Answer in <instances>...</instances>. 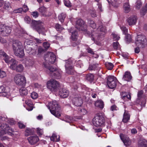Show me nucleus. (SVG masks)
Here are the masks:
<instances>
[{
	"mask_svg": "<svg viewBox=\"0 0 147 147\" xmlns=\"http://www.w3.org/2000/svg\"><path fill=\"white\" fill-rule=\"evenodd\" d=\"M121 97L123 99H130L131 96L128 93L127 94L125 92H123L121 93Z\"/></svg>",
	"mask_w": 147,
	"mask_h": 147,
	"instance_id": "nucleus-32",
	"label": "nucleus"
},
{
	"mask_svg": "<svg viewBox=\"0 0 147 147\" xmlns=\"http://www.w3.org/2000/svg\"><path fill=\"white\" fill-rule=\"evenodd\" d=\"M65 67L66 72L68 74H73L74 72L73 63L74 61L70 59L65 60Z\"/></svg>",
	"mask_w": 147,
	"mask_h": 147,
	"instance_id": "nucleus-6",
	"label": "nucleus"
},
{
	"mask_svg": "<svg viewBox=\"0 0 147 147\" xmlns=\"http://www.w3.org/2000/svg\"><path fill=\"white\" fill-rule=\"evenodd\" d=\"M39 11L43 16H45L47 11V9L44 6L40 7L38 8Z\"/></svg>",
	"mask_w": 147,
	"mask_h": 147,
	"instance_id": "nucleus-38",
	"label": "nucleus"
},
{
	"mask_svg": "<svg viewBox=\"0 0 147 147\" xmlns=\"http://www.w3.org/2000/svg\"><path fill=\"white\" fill-rule=\"evenodd\" d=\"M131 38L130 35L129 34L126 35L125 40L127 42H131Z\"/></svg>",
	"mask_w": 147,
	"mask_h": 147,
	"instance_id": "nucleus-50",
	"label": "nucleus"
},
{
	"mask_svg": "<svg viewBox=\"0 0 147 147\" xmlns=\"http://www.w3.org/2000/svg\"><path fill=\"white\" fill-rule=\"evenodd\" d=\"M66 17V14L64 13H61L58 16V19L59 21L61 22H64V19Z\"/></svg>",
	"mask_w": 147,
	"mask_h": 147,
	"instance_id": "nucleus-39",
	"label": "nucleus"
},
{
	"mask_svg": "<svg viewBox=\"0 0 147 147\" xmlns=\"http://www.w3.org/2000/svg\"><path fill=\"white\" fill-rule=\"evenodd\" d=\"M34 64V60L32 59L27 58L25 62V66L27 67L32 66Z\"/></svg>",
	"mask_w": 147,
	"mask_h": 147,
	"instance_id": "nucleus-31",
	"label": "nucleus"
},
{
	"mask_svg": "<svg viewBox=\"0 0 147 147\" xmlns=\"http://www.w3.org/2000/svg\"><path fill=\"white\" fill-rule=\"evenodd\" d=\"M93 120L94 125L96 127L102 125L105 122L103 117L99 114L97 115Z\"/></svg>",
	"mask_w": 147,
	"mask_h": 147,
	"instance_id": "nucleus-9",
	"label": "nucleus"
},
{
	"mask_svg": "<svg viewBox=\"0 0 147 147\" xmlns=\"http://www.w3.org/2000/svg\"><path fill=\"white\" fill-rule=\"evenodd\" d=\"M23 66L21 64H19L17 66L15 70L18 72H21L23 71Z\"/></svg>",
	"mask_w": 147,
	"mask_h": 147,
	"instance_id": "nucleus-45",
	"label": "nucleus"
},
{
	"mask_svg": "<svg viewBox=\"0 0 147 147\" xmlns=\"http://www.w3.org/2000/svg\"><path fill=\"white\" fill-rule=\"evenodd\" d=\"M120 137L124 144L126 146H130L131 144V141L129 138L123 134H121Z\"/></svg>",
	"mask_w": 147,
	"mask_h": 147,
	"instance_id": "nucleus-17",
	"label": "nucleus"
},
{
	"mask_svg": "<svg viewBox=\"0 0 147 147\" xmlns=\"http://www.w3.org/2000/svg\"><path fill=\"white\" fill-rule=\"evenodd\" d=\"M43 47L45 49H47L49 48L50 46V45L47 42H45L43 43Z\"/></svg>",
	"mask_w": 147,
	"mask_h": 147,
	"instance_id": "nucleus-61",
	"label": "nucleus"
},
{
	"mask_svg": "<svg viewBox=\"0 0 147 147\" xmlns=\"http://www.w3.org/2000/svg\"><path fill=\"white\" fill-rule=\"evenodd\" d=\"M130 115L128 113V111L125 110L123 114V121L124 123L127 122L129 119Z\"/></svg>",
	"mask_w": 147,
	"mask_h": 147,
	"instance_id": "nucleus-30",
	"label": "nucleus"
},
{
	"mask_svg": "<svg viewBox=\"0 0 147 147\" xmlns=\"http://www.w3.org/2000/svg\"><path fill=\"white\" fill-rule=\"evenodd\" d=\"M72 101L74 105L77 106H81L83 103L82 98L79 96L74 98Z\"/></svg>",
	"mask_w": 147,
	"mask_h": 147,
	"instance_id": "nucleus-20",
	"label": "nucleus"
},
{
	"mask_svg": "<svg viewBox=\"0 0 147 147\" xmlns=\"http://www.w3.org/2000/svg\"><path fill=\"white\" fill-rule=\"evenodd\" d=\"M4 121H7L11 125L14 124L15 122L12 119L0 116V128L1 129L0 131V136H1L6 134L12 136L13 135V133L14 131L13 129L11 128L7 124H5L4 123L1 125V124L3 123V122Z\"/></svg>",
	"mask_w": 147,
	"mask_h": 147,
	"instance_id": "nucleus-1",
	"label": "nucleus"
},
{
	"mask_svg": "<svg viewBox=\"0 0 147 147\" xmlns=\"http://www.w3.org/2000/svg\"><path fill=\"white\" fill-rule=\"evenodd\" d=\"M32 24L39 34L45 35V33L47 31V29L44 26V24L43 22L40 21L32 20Z\"/></svg>",
	"mask_w": 147,
	"mask_h": 147,
	"instance_id": "nucleus-4",
	"label": "nucleus"
},
{
	"mask_svg": "<svg viewBox=\"0 0 147 147\" xmlns=\"http://www.w3.org/2000/svg\"><path fill=\"white\" fill-rule=\"evenodd\" d=\"M31 15L34 18H36L39 16L38 13L37 11H34L32 13Z\"/></svg>",
	"mask_w": 147,
	"mask_h": 147,
	"instance_id": "nucleus-60",
	"label": "nucleus"
},
{
	"mask_svg": "<svg viewBox=\"0 0 147 147\" xmlns=\"http://www.w3.org/2000/svg\"><path fill=\"white\" fill-rule=\"evenodd\" d=\"M6 76V74L5 71L0 70V78H3Z\"/></svg>",
	"mask_w": 147,
	"mask_h": 147,
	"instance_id": "nucleus-55",
	"label": "nucleus"
},
{
	"mask_svg": "<svg viewBox=\"0 0 147 147\" xmlns=\"http://www.w3.org/2000/svg\"><path fill=\"white\" fill-rule=\"evenodd\" d=\"M18 62L17 61L15 60L14 59H12L11 61L9 64L10 65V68L12 70H15L17 66V64Z\"/></svg>",
	"mask_w": 147,
	"mask_h": 147,
	"instance_id": "nucleus-26",
	"label": "nucleus"
},
{
	"mask_svg": "<svg viewBox=\"0 0 147 147\" xmlns=\"http://www.w3.org/2000/svg\"><path fill=\"white\" fill-rule=\"evenodd\" d=\"M59 86V83L54 80H51L47 83V87L51 91H55Z\"/></svg>",
	"mask_w": 147,
	"mask_h": 147,
	"instance_id": "nucleus-7",
	"label": "nucleus"
},
{
	"mask_svg": "<svg viewBox=\"0 0 147 147\" xmlns=\"http://www.w3.org/2000/svg\"><path fill=\"white\" fill-rule=\"evenodd\" d=\"M147 11V3L146 4L145 6L143 7L142 9L141 12V15L142 16H144L145 15Z\"/></svg>",
	"mask_w": 147,
	"mask_h": 147,
	"instance_id": "nucleus-42",
	"label": "nucleus"
},
{
	"mask_svg": "<svg viewBox=\"0 0 147 147\" xmlns=\"http://www.w3.org/2000/svg\"><path fill=\"white\" fill-rule=\"evenodd\" d=\"M78 37V33L76 31H74L72 32L71 39L74 41L76 40Z\"/></svg>",
	"mask_w": 147,
	"mask_h": 147,
	"instance_id": "nucleus-43",
	"label": "nucleus"
},
{
	"mask_svg": "<svg viewBox=\"0 0 147 147\" xmlns=\"http://www.w3.org/2000/svg\"><path fill=\"white\" fill-rule=\"evenodd\" d=\"M11 32V28L3 24L0 25V34L3 36H8Z\"/></svg>",
	"mask_w": 147,
	"mask_h": 147,
	"instance_id": "nucleus-10",
	"label": "nucleus"
},
{
	"mask_svg": "<svg viewBox=\"0 0 147 147\" xmlns=\"http://www.w3.org/2000/svg\"><path fill=\"white\" fill-rule=\"evenodd\" d=\"M136 44L138 46H140L142 47H144V44L146 41L145 36L143 35H138L136 38Z\"/></svg>",
	"mask_w": 147,
	"mask_h": 147,
	"instance_id": "nucleus-13",
	"label": "nucleus"
},
{
	"mask_svg": "<svg viewBox=\"0 0 147 147\" xmlns=\"http://www.w3.org/2000/svg\"><path fill=\"white\" fill-rule=\"evenodd\" d=\"M98 65V64H97L93 65H89L88 69L90 70H98L99 69Z\"/></svg>",
	"mask_w": 147,
	"mask_h": 147,
	"instance_id": "nucleus-37",
	"label": "nucleus"
},
{
	"mask_svg": "<svg viewBox=\"0 0 147 147\" xmlns=\"http://www.w3.org/2000/svg\"><path fill=\"white\" fill-rule=\"evenodd\" d=\"M143 94V91L142 90H140L139 91L138 93V98L137 100V102L142 107H144L146 103V99L144 98L142 99V101L140 102V100L141 99L142 96Z\"/></svg>",
	"mask_w": 147,
	"mask_h": 147,
	"instance_id": "nucleus-16",
	"label": "nucleus"
},
{
	"mask_svg": "<svg viewBox=\"0 0 147 147\" xmlns=\"http://www.w3.org/2000/svg\"><path fill=\"white\" fill-rule=\"evenodd\" d=\"M37 133L38 134V135L40 136L42 135L43 133V130L39 128H37Z\"/></svg>",
	"mask_w": 147,
	"mask_h": 147,
	"instance_id": "nucleus-59",
	"label": "nucleus"
},
{
	"mask_svg": "<svg viewBox=\"0 0 147 147\" xmlns=\"http://www.w3.org/2000/svg\"><path fill=\"white\" fill-rule=\"evenodd\" d=\"M63 2L65 5L66 7H69L71 6V3L69 1L63 0Z\"/></svg>",
	"mask_w": 147,
	"mask_h": 147,
	"instance_id": "nucleus-51",
	"label": "nucleus"
},
{
	"mask_svg": "<svg viewBox=\"0 0 147 147\" xmlns=\"http://www.w3.org/2000/svg\"><path fill=\"white\" fill-rule=\"evenodd\" d=\"M25 22L27 24H30L31 22V19L28 16H26L24 18Z\"/></svg>",
	"mask_w": 147,
	"mask_h": 147,
	"instance_id": "nucleus-54",
	"label": "nucleus"
},
{
	"mask_svg": "<svg viewBox=\"0 0 147 147\" xmlns=\"http://www.w3.org/2000/svg\"><path fill=\"white\" fill-rule=\"evenodd\" d=\"M0 55L3 56V59L5 60V62L8 64H9L11 62V61L13 59L11 57L9 56L3 51L2 50L0 51Z\"/></svg>",
	"mask_w": 147,
	"mask_h": 147,
	"instance_id": "nucleus-19",
	"label": "nucleus"
},
{
	"mask_svg": "<svg viewBox=\"0 0 147 147\" xmlns=\"http://www.w3.org/2000/svg\"><path fill=\"white\" fill-rule=\"evenodd\" d=\"M87 52L88 53H90L91 54H94V52L93 51V50L92 49L88 47L86 49Z\"/></svg>",
	"mask_w": 147,
	"mask_h": 147,
	"instance_id": "nucleus-62",
	"label": "nucleus"
},
{
	"mask_svg": "<svg viewBox=\"0 0 147 147\" xmlns=\"http://www.w3.org/2000/svg\"><path fill=\"white\" fill-rule=\"evenodd\" d=\"M26 104L27 105L26 109L28 111H32L33 108V105L30 100H27L25 101Z\"/></svg>",
	"mask_w": 147,
	"mask_h": 147,
	"instance_id": "nucleus-24",
	"label": "nucleus"
},
{
	"mask_svg": "<svg viewBox=\"0 0 147 147\" xmlns=\"http://www.w3.org/2000/svg\"><path fill=\"white\" fill-rule=\"evenodd\" d=\"M132 78V77L130 73L128 71H126L124 74L122 79L124 81L128 82L130 81Z\"/></svg>",
	"mask_w": 147,
	"mask_h": 147,
	"instance_id": "nucleus-23",
	"label": "nucleus"
},
{
	"mask_svg": "<svg viewBox=\"0 0 147 147\" xmlns=\"http://www.w3.org/2000/svg\"><path fill=\"white\" fill-rule=\"evenodd\" d=\"M47 106L52 114L56 117H58L61 116V114L58 112L60 107L56 101L50 102L49 103L48 105H47Z\"/></svg>",
	"mask_w": 147,
	"mask_h": 147,
	"instance_id": "nucleus-3",
	"label": "nucleus"
},
{
	"mask_svg": "<svg viewBox=\"0 0 147 147\" xmlns=\"http://www.w3.org/2000/svg\"><path fill=\"white\" fill-rule=\"evenodd\" d=\"M55 28L57 30L61 31L64 29L61 26L58 24H57L55 25Z\"/></svg>",
	"mask_w": 147,
	"mask_h": 147,
	"instance_id": "nucleus-56",
	"label": "nucleus"
},
{
	"mask_svg": "<svg viewBox=\"0 0 147 147\" xmlns=\"http://www.w3.org/2000/svg\"><path fill=\"white\" fill-rule=\"evenodd\" d=\"M113 45L114 49H117L119 48V43L117 42H113Z\"/></svg>",
	"mask_w": 147,
	"mask_h": 147,
	"instance_id": "nucleus-57",
	"label": "nucleus"
},
{
	"mask_svg": "<svg viewBox=\"0 0 147 147\" xmlns=\"http://www.w3.org/2000/svg\"><path fill=\"white\" fill-rule=\"evenodd\" d=\"M4 8L7 10H8L11 8L10 4L9 2H5L3 7Z\"/></svg>",
	"mask_w": 147,
	"mask_h": 147,
	"instance_id": "nucleus-44",
	"label": "nucleus"
},
{
	"mask_svg": "<svg viewBox=\"0 0 147 147\" xmlns=\"http://www.w3.org/2000/svg\"><path fill=\"white\" fill-rule=\"evenodd\" d=\"M22 11V8H20L18 9L14 10L13 12L15 13H20Z\"/></svg>",
	"mask_w": 147,
	"mask_h": 147,
	"instance_id": "nucleus-64",
	"label": "nucleus"
},
{
	"mask_svg": "<svg viewBox=\"0 0 147 147\" xmlns=\"http://www.w3.org/2000/svg\"><path fill=\"white\" fill-rule=\"evenodd\" d=\"M76 25L79 26L77 27V29L83 31L85 34L87 33V34H89L88 32H87L86 26L84 24V22L82 19H79L77 20L76 22Z\"/></svg>",
	"mask_w": 147,
	"mask_h": 147,
	"instance_id": "nucleus-12",
	"label": "nucleus"
},
{
	"mask_svg": "<svg viewBox=\"0 0 147 147\" xmlns=\"http://www.w3.org/2000/svg\"><path fill=\"white\" fill-rule=\"evenodd\" d=\"M142 3L140 0H138L136 2V7L137 9H139L142 6Z\"/></svg>",
	"mask_w": 147,
	"mask_h": 147,
	"instance_id": "nucleus-53",
	"label": "nucleus"
},
{
	"mask_svg": "<svg viewBox=\"0 0 147 147\" xmlns=\"http://www.w3.org/2000/svg\"><path fill=\"white\" fill-rule=\"evenodd\" d=\"M24 46L26 51L27 53H28L29 52V50L31 48V46L29 45H27V43H26V42H24Z\"/></svg>",
	"mask_w": 147,
	"mask_h": 147,
	"instance_id": "nucleus-46",
	"label": "nucleus"
},
{
	"mask_svg": "<svg viewBox=\"0 0 147 147\" xmlns=\"http://www.w3.org/2000/svg\"><path fill=\"white\" fill-rule=\"evenodd\" d=\"M20 94L22 96L28 94V90L25 87H23L21 88L19 90Z\"/></svg>",
	"mask_w": 147,
	"mask_h": 147,
	"instance_id": "nucleus-35",
	"label": "nucleus"
},
{
	"mask_svg": "<svg viewBox=\"0 0 147 147\" xmlns=\"http://www.w3.org/2000/svg\"><path fill=\"white\" fill-rule=\"evenodd\" d=\"M107 66L109 70H111L113 67V64L111 63H108L107 64Z\"/></svg>",
	"mask_w": 147,
	"mask_h": 147,
	"instance_id": "nucleus-58",
	"label": "nucleus"
},
{
	"mask_svg": "<svg viewBox=\"0 0 147 147\" xmlns=\"http://www.w3.org/2000/svg\"><path fill=\"white\" fill-rule=\"evenodd\" d=\"M95 105L96 107L102 109L104 107V102L101 100H97L95 102Z\"/></svg>",
	"mask_w": 147,
	"mask_h": 147,
	"instance_id": "nucleus-29",
	"label": "nucleus"
},
{
	"mask_svg": "<svg viewBox=\"0 0 147 147\" xmlns=\"http://www.w3.org/2000/svg\"><path fill=\"white\" fill-rule=\"evenodd\" d=\"M29 143L31 144H34L39 140L38 137L36 135L31 136L28 138Z\"/></svg>",
	"mask_w": 147,
	"mask_h": 147,
	"instance_id": "nucleus-21",
	"label": "nucleus"
},
{
	"mask_svg": "<svg viewBox=\"0 0 147 147\" xmlns=\"http://www.w3.org/2000/svg\"><path fill=\"white\" fill-rule=\"evenodd\" d=\"M18 124L19 127L20 128H24L25 127V125L21 122H19Z\"/></svg>",
	"mask_w": 147,
	"mask_h": 147,
	"instance_id": "nucleus-63",
	"label": "nucleus"
},
{
	"mask_svg": "<svg viewBox=\"0 0 147 147\" xmlns=\"http://www.w3.org/2000/svg\"><path fill=\"white\" fill-rule=\"evenodd\" d=\"M107 85L109 88L113 89L115 88L117 84V80L114 76H109L107 79Z\"/></svg>",
	"mask_w": 147,
	"mask_h": 147,
	"instance_id": "nucleus-11",
	"label": "nucleus"
},
{
	"mask_svg": "<svg viewBox=\"0 0 147 147\" xmlns=\"http://www.w3.org/2000/svg\"><path fill=\"white\" fill-rule=\"evenodd\" d=\"M0 42L3 43L5 44V47H7L9 45V44L7 42L6 40L4 39L1 38L0 39Z\"/></svg>",
	"mask_w": 147,
	"mask_h": 147,
	"instance_id": "nucleus-52",
	"label": "nucleus"
},
{
	"mask_svg": "<svg viewBox=\"0 0 147 147\" xmlns=\"http://www.w3.org/2000/svg\"><path fill=\"white\" fill-rule=\"evenodd\" d=\"M14 80L16 83L19 86H24L26 84L25 77L20 74L16 75L14 77Z\"/></svg>",
	"mask_w": 147,
	"mask_h": 147,
	"instance_id": "nucleus-8",
	"label": "nucleus"
},
{
	"mask_svg": "<svg viewBox=\"0 0 147 147\" xmlns=\"http://www.w3.org/2000/svg\"><path fill=\"white\" fill-rule=\"evenodd\" d=\"M88 24L92 28L94 29L96 28V24L95 22L91 19H88Z\"/></svg>",
	"mask_w": 147,
	"mask_h": 147,
	"instance_id": "nucleus-33",
	"label": "nucleus"
},
{
	"mask_svg": "<svg viewBox=\"0 0 147 147\" xmlns=\"http://www.w3.org/2000/svg\"><path fill=\"white\" fill-rule=\"evenodd\" d=\"M33 133V131L30 128H27L24 133L25 136H28L32 134Z\"/></svg>",
	"mask_w": 147,
	"mask_h": 147,
	"instance_id": "nucleus-41",
	"label": "nucleus"
},
{
	"mask_svg": "<svg viewBox=\"0 0 147 147\" xmlns=\"http://www.w3.org/2000/svg\"><path fill=\"white\" fill-rule=\"evenodd\" d=\"M44 66L47 69L46 72L48 74L53 76L57 79H59L61 78V71L57 69L56 68L51 66H48L44 64Z\"/></svg>",
	"mask_w": 147,
	"mask_h": 147,
	"instance_id": "nucleus-5",
	"label": "nucleus"
},
{
	"mask_svg": "<svg viewBox=\"0 0 147 147\" xmlns=\"http://www.w3.org/2000/svg\"><path fill=\"white\" fill-rule=\"evenodd\" d=\"M137 19L135 16H131L127 19V23L129 26L134 25L136 23Z\"/></svg>",
	"mask_w": 147,
	"mask_h": 147,
	"instance_id": "nucleus-18",
	"label": "nucleus"
},
{
	"mask_svg": "<svg viewBox=\"0 0 147 147\" xmlns=\"http://www.w3.org/2000/svg\"><path fill=\"white\" fill-rule=\"evenodd\" d=\"M86 78L87 80L91 82L94 79V76L91 74H88L86 76Z\"/></svg>",
	"mask_w": 147,
	"mask_h": 147,
	"instance_id": "nucleus-40",
	"label": "nucleus"
},
{
	"mask_svg": "<svg viewBox=\"0 0 147 147\" xmlns=\"http://www.w3.org/2000/svg\"><path fill=\"white\" fill-rule=\"evenodd\" d=\"M123 8L124 11L125 13H128L131 10L130 6L128 2L125 3L123 5Z\"/></svg>",
	"mask_w": 147,
	"mask_h": 147,
	"instance_id": "nucleus-25",
	"label": "nucleus"
},
{
	"mask_svg": "<svg viewBox=\"0 0 147 147\" xmlns=\"http://www.w3.org/2000/svg\"><path fill=\"white\" fill-rule=\"evenodd\" d=\"M9 92V90L8 87L5 88L3 86H0V93H4L5 96Z\"/></svg>",
	"mask_w": 147,
	"mask_h": 147,
	"instance_id": "nucleus-28",
	"label": "nucleus"
},
{
	"mask_svg": "<svg viewBox=\"0 0 147 147\" xmlns=\"http://www.w3.org/2000/svg\"><path fill=\"white\" fill-rule=\"evenodd\" d=\"M12 47L14 54H16L18 55V53L17 52L18 50H21V49L23 48V46L22 43L18 40H16L13 41L12 45Z\"/></svg>",
	"mask_w": 147,
	"mask_h": 147,
	"instance_id": "nucleus-14",
	"label": "nucleus"
},
{
	"mask_svg": "<svg viewBox=\"0 0 147 147\" xmlns=\"http://www.w3.org/2000/svg\"><path fill=\"white\" fill-rule=\"evenodd\" d=\"M69 94L68 91L65 89H63L60 90L59 92L60 96L63 98H67Z\"/></svg>",
	"mask_w": 147,
	"mask_h": 147,
	"instance_id": "nucleus-22",
	"label": "nucleus"
},
{
	"mask_svg": "<svg viewBox=\"0 0 147 147\" xmlns=\"http://www.w3.org/2000/svg\"><path fill=\"white\" fill-rule=\"evenodd\" d=\"M106 32V29L105 27L100 26L97 30H94L90 35L92 38V40L95 41L96 40H99L101 36H104Z\"/></svg>",
	"mask_w": 147,
	"mask_h": 147,
	"instance_id": "nucleus-2",
	"label": "nucleus"
},
{
	"mask_svg": "<svg viewBox=\"0 0 147 147\" xmlns=\"http://www.w3.org/2000/svg\"><path fill=\"white\" fill-rule=\"evenodd\" d=\"M31 96L32 99H35L37 98L38 94L36 92H34L31 94Z\"/></svg>",
	"mask_w": 147,
	"mask_h": 147,
	"instance_id": "nucleus-49",
	"label": "nucleus"
},
{
	"mask_svg": "<svg viewBox=\"0 0 147 147\" xmlns=\"http://www.w3.org/2000/svg\"><path fill=\"white\" fill-rule=\"evenodd\" d=\"M21 49L22 50H21L20 49H18L17 51V52L18 53V55L16 54H14L16 55L20 58L22 57L24 55V48H22V49Z\"/></svg>",
	"mask_w": 147,
	"mask_h": 147,
	"instance_id": "nucleus-34",
	"label": "nucleus"
},
{
	"mask_svg": "<svg viewBox=\"0 0 147 147\" xmlns=\"http://www.w3.org/2000/svg\"><path fill=\"white\" fill-rule=\"evenodd\" d=\"M45 60L47 62H49L51 63H54L56 60L55 56L53 53L50 52L46 55L44 57Z\"/></svg>",
	"mask_w": 147,
	"mask_h": 147,
	"instance_id": "nucleus-15",
	"label": "nucleus"
},
{
	"mask_svg": "<svg viewBox=\"0 0 147 147\" xmlns=\"http://www.w3.org/2000/svg\"><path fill=\"white\" fill-rule=\"evenodd\" d=\"M50 139L51 141L58 142L60 140V137L59 136H57L54 133L50 137Z\"/></svg>",
	"mask_w": 147,
	"mask_h": 147,
	"instance_id": "nucleus-36",
	"label": "nucleus"
},
{
	"mask_svg": "<svg viewBox=\"0 0 147 147\" xmlns=\"http://www.w3.org/2000/svg\"><path fill=\"white\" fill-rule=\"evenodd\" d=\"M112 34L114 40H118L120 38L119 36L115 33H113Z\"/></svg>",
	"mask_w": 147,
	"mask_h": 147,
	"instance_id": "nucleus-48",
	"label": "nucleus"
},
{
	"mask_svg": "<svg viewBox=\"0 0 147 147\" xmlns=\"http://www.w3.org/2000/svg\"><path fill=\"white\" fill-rule=\"evenodd\" d=\"M138 146V147H147V141L144 139L140 140Z\"/></svg>",
	"mask_w": 147,
	"mask_h": 147,
	"instance_id": "nucleus-27",
	"label": "nucleus"
},
{
	"mask_svg": "<svg viewBox=\"0 0 147 147\" xmlns=\"http://www.w3.org/2000/svg\"><path fill=\"white\" fill-rule=\"evenodd\" d=\"M120 28L121 30L122 31L123 34L125 35L127 34L128 32L127 29L125 26H120Z\"/></svg>",
	"mask_w": 147,
	"mask_h": 147,
	"instance_id": "nucleus-47",
	"label": "nucleus"
}]
</instances>
